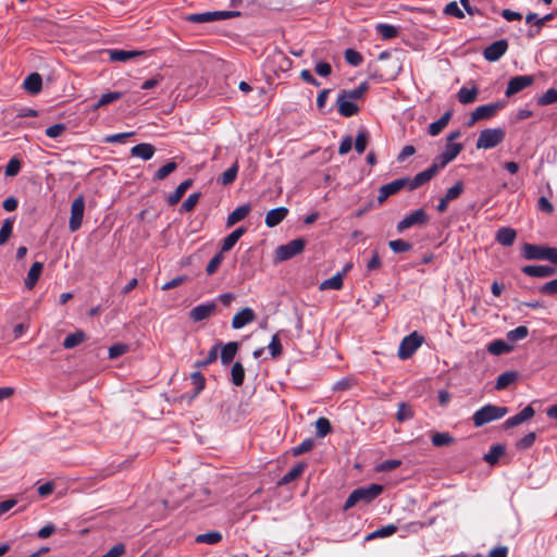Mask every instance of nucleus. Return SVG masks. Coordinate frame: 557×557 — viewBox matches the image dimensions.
<instances>
[{
	"label": "nucleus",
	"mask_w": 557,
	"mask_h": 557,
	"mask_svg": "<svg viewBox=\"0 0 557 557\" xmlns=\"http://www.w3.org/2000/svg\"><path fill=\"white\" fill-rule=\"evenodd\" d=\"M383 492V486L376 483L355 488L347 497L343 509L348 510L358 503L369 504L374 500Z\"/></svg>",
	"instance_id": "1"
},
{
	"label": "nucleus",
	"mask_w": 557,
	"mask_h": 557,
	"mask_svg": "<svg viewBox=\"0 0 557 557\" xmlns=\"http://www.w3.org/2000/svg\"><path fill=\"white\" fill-rule=\"evenodd\" d=\"M507 413V407L487 404L473 413L472 421L476 428H481L486 423L502 419Z\"/></svg>",
	"instance_id": "2"
},
{
	"label": "nucleus",
	"mask_w": 557,
	"mask_h": 557,
	"mask_svg": "<svg viewBox=\"0 0 557 557\" xmlns=\"http://www.w3.org/2000/svg\"><path fill=\"white\" fill-rule=\"evenodd\" d=\"M506 133L504 128H485L481 131L475 147L476 149H492L498 146L505 139Z\"/></svg>",
	"instance_id": "3"
},
{
	"label": "nucleus",
	"mask_w": 557,
	"mask_h": 557,
	"mask_svg": "<svg viewBox=\"0 0 557 557\" xmlns=\"http://www.w3.org/2000/svg\"><path fill=\"white\" fill-rule=\"evenodd\" d=\"M306 245L304 238H296L288 242L285 245H281L275 249L274 259L276 262H283L292 259L296 255L300 253Z\"/></svg>",
	"instance_id": "4"
},
{
	"label": "nucleus",
	"mask_w": 557,
	"mask_h": 557,
	"mask_svg": "<svg viewBox=\"0 0 557 557\" xmlns=\"http://www.w3.org/2000/svg\"><path fill=\"white\" fill-rule=\"evenodd\" d=\"M424 337L420 335L417 331L411 334L405 336L398 348V357L401 360H406L410 358L417 349L422 345Z\"/></svg>",
	"instance_id": "5"
},
{
	"label": "nucleus",
	"mask_w": 557,
	"mask_h": 557,
	"mask_svg": "<svg viewBox=\"0 0 557 557\" xmlns=\"http://www.w3.org/2000/svg\"><path fill=\"white\" fill-rule=\"evenodd\" d=\"M430 221L429 214L425 212L424 209H417L412 211L411 213L407 214L403 220H400L397 225L396 230L398 233H403L407 228L413 227V226H423L426 225Z\"/></svg>",
	"instance_id": "6"
},
{
	"label": "nucleus",
	"mask_w": 557,
	"mask_h": 557,
	"mask_svg": "<svg viewBox=\"0 0 557 557\" xmlns=\"http://www.w3.org/2000/svg\"><path fill=\"white\" fill-rule=\"evenodd\" d=\"M240 15L239 11H212L190 14L187 21L191 23H210L220 20H228Z\"/></svg>",
	"instance_id": "7"
},
{
	"label": "nucleus",
	"mask_w": 557,
	"mask_h": 557,
	"mask_svg": "<svg viewBox=\"0 0 557 557\" xmlns=\"http://www.w3.org/2000/svg\"><path fill=\"white\" fill-rule=\"evenodd\" d=\"M401 189L410 191L409 176L394 180L393 182L381 186L377 196L379 205H382L389 196L397 194Z\"/></svg>",
	"instance_id": "8"
},
{
	"label": "nucleus",
	"mask_w": 557,
	"mask_h": 557,
	"mask_svg": "<svg viewBox=\"0 0 557 557\" xmlns=\"http://www.w3.org/2000/svg\"><path fill=\"white\" fill-rule=\"evenodd\" d=\"M85 212V198L83 195L77 196L71 205V215L69 220V228L72 233L78 231L82 226Z\"/></svg>",
	"instance_id": "9"
},
{
	"label": "nucleus",
	"mask_w": 557,
	"mask_h": 557,
	"mask_svg": "<svg viewBox=\"0 0 557 557\" xmlns=\"http://www.w3.org/2000/svg\"><path fill=\"white\" fill-rule=\"evenodd\" d=\"M504 102L498 101L475 108V110L471 113L470 119L467 122V125L472 126L480 120H486L494 116L498 110L504 108Z\"/></svg>",
	"instance_id": "10"
},
{
	"label": "nucleus",
	"mask_w": 557,
	"mask_h": 557,
	"mask_svg": "<svg viewBox=\"0 0 557 557\" xmlns=\"http://www.w3.org/2000/svg\"><path fill=\"white\" fill-rule=\"evenodd\" d=\"M549 246L524 243L521 249V256L525 260H547Z\"/></svg>",
	"instance_id": "11"
},
{
	"label": "nucleus",
	"mask_w": 557,
	"mask_h": 557,
	"mask_svg": "<svg viewBox=\"0 0 557 557\" xmlns=\"http://www.w3.org/2000/svg\"><path fill=\"white\" fill-rule=\"evenodd\" d=\"M508 42L506 39H499L492 42L483 50V57L490 62L498 61L507 51Z\"/></svg>",
	"instance_id": "12"
},
{
	"label": "nucleus",
	"mask_w": 557,
	"mask_h": 557,
	"mask_svg": "<svg viewBox=\"0 0 557 557\" xmlns=\"http://www.w3.org/2000/svg\"><path fill=\"white\" fill-rule=\"evenodd\" d=\"M533 82H534V78L531 75H519V76L512 77L508 82V85L506 88V96L511 97V96L520 92L524 88L531 86L533 84Z\"/></svg>",
	"instance_id": "13"
},
{
	"label": "nucleus",
	"mask_w": 557,
	"mask_h": 557,
	"mask_svg": "<svg viewBox=\"0 0 557 557\" xmlns=\"http://www.w3.org/2000/svg\"><path fill=\"white\" fill-rule=\"evenodd\" d=\"M215 310H216V305L214 301L201 304V305L194 307L189 311V318L194 322H200V321H203V320L208 319L209 317H211L215 312Z\"/></svg>",
	"instance_id": "14"
},
{
	"label": "nucleus",
	"mask_w": 557,
	"mask_h": 557,
	"mask_svg": "<svg viewBox=\"0 0 557 557\" xmlns=\"http://www.w3.org/2000/svg\"><path fill=\"white\" fill-rule=\"evenodd\" d=\"M437 175L436 168L430 165L424 171L416 174L414 177H409V184H410V191L419 188L420 186L426 184L432 178H434Z\"/></svg>",
	"instance_id": "15"
},
{
	"label": "nucleus",
	"mask_w": 557,
	"mask_h": 557,
	"mask_svg": "<svg viewBox=\"0 0 557 557\" xmlns=\"http://www.w3.org/2000/svg\"><path fill=\"white\" fill-rule=\"evenodd\" d=\"M521 271L532 277H549L556 274L557 270L550 265H525Z\"/></svg>",
	"instance_id": "16"
},
{
	"label": "nucleus",
	"mask_w": 557,
	"mask_h": 557,
	"mask_svg": "<svg viewBox=\"0 0 557 557\" xmlns=\"http://www.w3.org/2000/svg\"><path fill=\"white\" fill-rule=\"evenodd\" d=\"M255 319H256L255 311L251 308L246 307V308L242 309L240 311H238L233 317L232 327L235 330H239V329L244 327L245 325L253 322Z\"/></svg>",
	"instance_id": "17"
},
{
	"label": "nucleus",
	"mask_w": 557,
	"mask_h": 557,
	"mask_svg": "<svg viewBox=\"0 0 557 557\" xmlns=\"http://www.w3.org/2000/svg\"><path fill=\"white\" fill-rule=\"evenodd\" d=\"M535 411L534 409L532 408L531 405H528L527 407H524L519 413L508 418L505 422H504V428L505 429H511V428H515L523 422H525L527 420L531 419L533 416H534Z\"/></svg>",
	"instance_id": "18"
},
{
	"label": "nucleus",
	"mask_w": 557,
	"mask_h": 557,
	"mask_svg": "<svg viewBox=\"0 0 557 557\" xmlns=\"http://www.w3.org/2000/svg\"><path fill=\"white\" fill-rule=\"evenodd\" d=\"M336 103L338 113L342 116L350 117L359 112V107L356 103H354L352 100L347 99L345 96L341 94L337 97Z\"/></svg>",
	"instance_id": "19"
},
{
	"label": "nucleus",
	"mask_w": 557,
	"mask_h": 557,
	"mask_svg": "<svg viewBox=\"0 0 557 557\" xmlns=\"http://www.w3.org/2000/svg\"><path fill=\"white\" fill-rule=\"evenodd\" d=\"M288 212L286 207L270 210L265 215V225L270 228L277 226L288 215Z\"/></svg>",
	"instance_id": "20"
},
{
	"label": "nucleus",
	"mask_w": 557,
	"mask_h": 557,
	"mask_svg": "<svg viewBox=\"0 0 557 557\" xmlns=\"http://www.w3.org/2000/svg\"><path fill=\"white\" fill-rule=\"evenodd\" d=\"M156 152V148L148 143H141L136 146H134L131 149V154L133 157L140 158L141 160L148 161L150 160Z\"/></svg>",
	"instance_id": "21"
},
{
	"label": "nucleus",
	"mask_w": 557,
	"mask_h": 557,
	"mask_svg": "<svg viewBox=\"0 0 557 557\" xmlns=\"http://www.w3.org/2000/svg\"><path fill=\"white\" fill-rule=\"evenodd\" d=\"M516 237L517 233L513 228L504 226L496 232L495 240L505 247H509L515 243Z\"/></svg>",
	"instance_id": "22"
},
{
	"label": "nucleus",
	"mask_w": 557,
	"mask_h": 557,
	"mask_svg": "<svg viewBox=\"0 0 557 557\" xmlns=\"http://www.w3.org/2000/svg\"><path fill=\"white\" fill-rule=\"evenodd\" d=\"M44 264L41 262H34L27 273V276L25 278V287L30 290L35 287L37 284V281L39 280L41 273H42Z\"/></svg>",
	"instance_id": "23"
},
{
	"label": "nucleus",
	"mask_w": 557,
	"mask_h": 557,
	"mask_svg": "<svg viewBox=\"0 0 557 557\" xmlns=\"http://www.w3.org/2000/svg\"><path fill=\"white\" fill-rule=\"evenodd\" d=\"M347 269H349V265H347L342 272H337L334 276L323 281L320 284V289L321 290H325V289L338 290V289H341L343 287V278H344V275H345Z\"/></svg>",
	"instance_id": "24"
},
{
	"label": "nucleus",
	"mask_w": 557,
	"mask_h": 557,
	"mask_svg": "<svg viewBox=\"0 0 557 557\" xmlns=\"http://www.w3.org/2000/svg\"><path fill=\"white\" fill-rule=\"evenodd\" d=\"M23 87L25 90L30 92L32 95L38 94L42 88V78L38 73L29 74L23 83Z\"/></svg>",
	"instance_id": "25"
},
{
	"label": "nucleus",
	"mask_w": 557,
	"mask_h": 557,
	"mask_svg": "<svg viewBox=\"0 0 557 557\" xmlns=\"http://www.w3.org/2000/svg\"><path fill=\"white\" fill-rule=\"evenodd\" d=\"M250 211H251V207L249 205H243V206L237 207L234 211H232L228 214V216L226 219V226L231 227V226L235 225L236 223L240 222L249 214Z\"/></svg>",
	"instance_id": "26"
},
{
	"label": "nucleus",
	"mask_w": 557,
	"mask_h": 557,
	"mask_svg": "<svg viewBox=\"0 0 557 557\" xmlns=\"http://www.w3.org/2000/svg\"><path fill=\"white\" fill-rule=\"evenodd\" d=\"M193 185V180L188 178L182 182L176 189L168 196V203L169 206H175L180 202L184 194L187 191V189Z\"/></svg>",
	"instance_id": "27"
},
{
	"label": "nucleus",
	"mask_w": 557,
	"mask_h": 557,
	"mask_svg": "<svg viewBox=\"0 0 557 557\" xmlns=\"http://www.w3.org/2000/svg\"><path fill=\"white\" fill-rule=\"evenodd\" d=\"M246 233V228L240 226L234 230L231 234H228L222 243L221 250L222 252L230 251L238 242V239Z\"/></svg>",
	"instance_id": "28"
},
{
	"label": "nucleus",
	"mask_w": 557,
	"mask_h": 557,
	"mask_svg": "<svg viewBox=\"0 0 557 557\" xmlns=\"http://www.w3.org/2000/svg\"><path fill=\"white\" fill-rule=\"evenodd\" d=\"M110 60L114 62H126L137 55H141L144 52L139 50H110Z\"/></svg>",
	"instance_id": "29"
},
{
	"label": "nucleus",
	"mask_w": 557,
	"mask_h": 557,
	"mask_svg": "<svg viewBox=\"0 0 557 557\" xmlns=\"http://www.w3.org/2000/svg\"><path fill=\"white\" fill-rule=\"evenodd\" d=\"M451 115H453V111L448 110L437 121L432 122L429 125V131H428L429 134L431 136L438 135L447 126Z\"/></svg>",
	"instance_id": "30"
},
{
	"label": "nucleus",
	"mask_w": 557,
	"mask_h": 557,
	"mask_svg": "<svg viewBox=\"0 0 557 557\" xmlns=\"http://www.w3.org/2000/svg\"><path fill=\"white\" fill-rule=\"evenodd\" d=\"M238 350L237 342H228L222 347L221 350V362L223 366H228L235 358Z\"/></svg>",
	"instance_id": "31"
},
{
	"label": "nucleus",
	"mask_w": 557,
	"mask_h": 557,
	"mask_svg": "<svg viewBox=\"0 0 557 557\" xmlns=\"http://www.w3.org/2000/svg\"><path fill=\"white\" fill-rule=\"evenodd\" d=\"M306 467H307L306 463L298 462L297 465H295L289 471H287L282 476V479L280 480L278 484L280 485H284V484H288V483L295 481L296 479H298L304 473Z\"/></svg>",
	"instance_id": "32"
},
{
	"label": "nucleus",
	"mask_w": 557,
	"mask_h": 557,
	"mask_svg": "<svg viewBox=\"0 0 557 557\" xmlns=\"http://www.w3.org/2000/svg\"><path fill=\"white\" fill-rule=\"evenodd\" d=\"M87 339V334L82 331L77 330L76 332L69 334L64 341H63V347L65 349H72L79 344L84 343Z\"/></svg>",
	"instance_id": "33"
},
{
	"label": "nucleus",
	"mask_w": 557,
	"mask_h": 557,
	"mask_svg": "<svg viewBox=\"0 0 557 557\" xmlns=\"http://www.w3.org/2000/svg\"><path fill=\"white\" fill-rule=\"evenodd\" d=\"M518 377L519 374L516 371L504 372L497 377L495 388L497 391H503L507 388L510 384L515 383L518 380Z\"/></svg>",
	"instance_id": "34"
},
{
	"label": "nucleus",
	"mask_w": 557,
	"mask_h": 557,
	"mask_svg": "<svg viewBox=\"0 0 557 557\" xmlns=\"http://www.w3.org/2000/svg\"><path fill=\"white\" fill-rule=\"evenodd\" d=\"M479 90L476 87H461L457 92V99L462 104L473 103L478 98Z\"/></svg>",
	"instance_id": "35"
},
{
	"label": "nucleus",
	"mask_w": 557,
	"mask_h": 557,
	"mask_svg": "<svg viewBox=\"0 0 557 557\" xmlns=\"http://www.w3.org/2000/svg\"><path fill=\"white\" fill-rule=\"evenodd\" d=\"M506 448L502 444L493 445L488 453L484 455V460L494 466L498 462L499 458L505 454Z\"/></svg>",
	"instance_id": "36"
},
{
	"label": "nucleus",
	"mask_w": 557,
	"mask_h": 557,
	"mask_svg": "<svg viewBox=\"0 0 557 557\" xmlns=\"http://www.w3.org/2000/svg\"><path fill=\"white\" fill-rule=\"evenodd\" d=\"M369 89V85L366 82H362L358 85V87L351 90H342L339 94L345 96L349 100H360Z\"/></svg>",
	"instance_id": "37"
},
{
	"label": "nucleus",
	"mask_w": 557,
	"mask_h": 557,
	"mask_svg": "<svg viewBox=\"0 0 557 557\" xmlns=\"http://www.w3.org/2000/svg\"><path fill=\"white\" fill-rule=\"evenodd\" d=\"M375 30L377 34L381 35V37L383 39H393V38H396L398 36V27L394 26V25H391V24H385V23H379L376 26H375Z\"/></svg>",
	"instance_id": "38"
},
{
	"label": "nucleus",
	"mask_w": 557,
	"mask_h": 557,
	"mask_svg": "<svg viewBox=\"0 0 557 557\" xmlns=\"http://www.w3.org/2000/svg\"><path fill=\"white\" fill-rule=\"evenodd\" d=\"M510 350V345L503 339H495L487 345V351L495 356L507 354Z\"/></svg>",
	"instance_id": "39"
},
{
	"label": "nucleus",
	"mask_w": 557,
	"mask_h": 557,
	"mask_svg": "<svg viewBox=\"0 0 557 557\" xmlns=\"http://www.w3.org/2000/svg\"><path fill=\"white\" fill-rule=\"evenodd\" d=\"M231 381L235 386H242L245 381V369L242 362L236 361L231 370Z\"/></svg>",
	"instance_id": "40"
},
{
	"label": "nucleus",
	"mask_w": 557,
	"mask_h": 557,
	"mask_svg": "<svg viewBox=\"0 0 557 557\" xmlns=\"http://www.w3.org/2000/svg\"><path fill=\"white\" fill-rule=\"evenodd\" d=\"M190 381L194 386V393L190 396V399H193V398L197 397L203 391V388L206 386V379L201 372L196 371L190 374Z\"/></svg>",
	"instance_id": "41"
},
{
	"label": "nucleus",
	"mask_w": 557,
	"mask_h": 557,
	"mask_svg": "<svg viewBox=\"0 0 557 557\" xmlns=\"http://www.w3.org/2000/svg\"><path fill=\"white\" fill-rule=\"evenodd\" d=\"M238 173V163L235 162L231 168H228L226 171L222 173V175L219 178V182L224 185H231L235 182Z\"/></svg>",
	"instance_id": "42"
},
{
	"label": "nucleus",
	"mask_w": 557,
	"mask_h": 557,
	"mask_svg": "<svg viewBox=\"0 0 557 557\" xmlns=\"http://www.w3.org/2000/svg\"><path fill=\"white\" fill-rule=\"evenodd\" d=\"M435 447L448 446L455 442V438L447 432L434 433L431 438Z\"/></svg>",
	"instance_id": "43"
},
{
	"label": "nucleus",
	"mask_w": 557,
	"mask_h": 557,
	"mask_svg": "<svg viewBox=\"0 0 557 557\" xmlns=\"http://www.w3.org/2000/svg\"><path fill=\"white\" fill-rule=\"evenodd\" d=\"M177 169V163L170 161L161 166L153 175V181H162Z\"/></svg>",
	"instance_id": "44"
},
{
	"label": "nucleus",
	"mask_w": 557,
	"mask_h": 557,
	"mask_svg": "<svg viewBox=\"0 0 557 557\" xmlns=\"http://www.w3.org/2000/svg\"><path fill=\"white\" fill-rule=\"evenodd\" d=\"M221 540H222V534L218 531H211V532L199 534L196 536L197 543H206V544H210V545L216 544V543L221 542Z\"/></svg>",
	"instance_id": "45"
},
{
	"label": "nucleus",
	"mask_w": 557,
	"mask_h": 557,
	"mask_svg": "<svg viewBox=\"0 0 557 557\" xmlns=\"http://www.w3.org/2000/svg\"><path fill=\"white\" fill-rule=\"evenodd\" d=\"M220 345L221 344H215L214 346H212L211 349L209 350L207 357L203 360L196 361L195 367L196 368H205V367L213 363L214 361H216Z\"/></svg>",
	"instance_id": "46"
},
{
	"label": "nucleus",
	"mask_w": 557,
	"mask_h": 557,
	"mask_svg": "<svg viewBox=\"0 0 557 557\" xmlns=\"http://www.w3.org/2000/svg\"><path fill=\"white\" fill-rule=\"evenodd\" d=\"M413 418V410L407 403H399L396 419L398 422H404Z\"/></svg>",
	"instance_id": "47"
},
{
	"label": "nucleus",
	"mask_w": 557,
	"mask_h": 557,
	"mask_svg": "<svg viewBox=\"0 0 557 557\" xmlns=\"http://www.w3.org/2000/svg\"><path fill=\"white\" fill-rule=\"evenodd\" d=\"M14 220L8 218L0 228V246L4 245L12 235Z\"/></svg>",
	"instance_id": "48"
},
{
	"label": "nucleus",
	"mask_w": 557,
	"mask_h": 557,
	"mask_svg": "<svg viewBox=\"0 0 557 557\" xmlns=\"http://www.w3.org/2000/svg\"><path fill=\"white\" fill-rule=\"evenodd\" d=\"M317 435L324 437L332 432V425L329 419L321 417L315 421Z\"/></svg>",
	"instance_id": "49"
},
{
	"label": "nucleus",
	"mask_w": 557,
	"mask_h": 557,
	"mask_svg": "<svg viewBox=\"0 0 557 557\" xmlns=\"http://www.w3.org/2000/svg\"><path fill=\"white\" fill-rule=\"evenodd\" d=\"M222 250H220L218 253H215L212 259L209 261V263L206 267V273L207 275H213L218 269L220 268L224 257H223Z\"/></svg>",
	"instance_id": "50"
},
{
	"label": "nucleus",
	"mask_w": 557,
	"mask_h": 557,
	"mask_svg": "<svg viewBox=\"0 0 557 557\" xmlns=\"http://www.w3.org/2000/svg\"><path fill=\"white\" fill-rule=\"evenodd\" d=\"M389 248L395 253H401L409 251L412 248V244L404 239H394L388 243Z\"/></svg>",
	"instance_id": "51"
},
{
	"label": "nucleus",
	"mask_w": 557,
	"mask_h": 557,
	"mask_svg": "<svg viewBox=\"0 0 557 557\" xmlns=\"http://www.w3.org/2000/svg\"><path fill=\"white\" fill-rule=\"evenodd\" d=\"M462 145L457 143H447L442 152L450 162L460 153Z\"/></svg>",
	"instance_id": "52"
},
{
	"label": "nucleus",
	"mask_w": 557,
	"mask_h": 557,
	"mask_svg": "<svg viewBox=\"0 0 557 557\" xmlns=\"http://www.w3.org/2000/svg\"><path fill=\"white\" fill-rule=\"evenodd\" d=\"M537 103L540 106H548L553 103H557V89L549 88L547 89L539 99Z\"/></svg>",
	"instance_id": "53"
},
{
	"label": "nucleus",
	"mask_w": 557,
	"mask_h": 557,
	"mask_svg": "<svg viewBox=\"0 0 557 557\" xmlns=\"http://www.w3.org/2000/svg\"><path fill=\"white\" fill-rule=\"evenodd\" d=\"M528 334H529L528 327L524 325H520V326L509 331L507 333V338L510 342H517V341L524 339L528 336Z\"/></svg>",
	"instance_id": "54"
},
{
	"label": "nucleus",
	"mask_w": 557,
	"mask_h": 557,
	"mask_svg": "<svg viewBox=\"0 0 557 557\" xmlns=\"http://www.w3.org/2000/svg\"><path fill=\"white\" fill-rule=\"evenodd\" d=\"M369 140V135L367 131H360L357 134L356 140H355V149L356 151L361 154L364 152L367 145Z\"/></svg>",
	"instance_id": "55"
},
{
	"label": "nucleus",
	"mask_w": 557,
	"mask_h": 557,
	"mask_svg": "<svg viewBox=\"0 0 557 557\" xmlns=\"http://www.w3.org/2000/svg\"><path fill=\"white\" fill-rule=\"evenodd\" d=\"M200 196H201L200 193H193V194H190L185 199V201L182 203L181 211L182 212H189V211H191L196 207V205L198 203V201L200 199Z\"/></svg>",
	"instance_id": "56"
},
{
	"label": "nucleus",
	"mask_w": 557,
	"mask_h": 557,
	"mask_svg": "<svg viewBox=\"0 0 557 557\" xmlns=\"http://www.w3.org/2000/svg\"><path fill=\"white\" fill-rule=\"evenodd\" d=\"M344 57H345L346 62L354 66L360 65L363 61V57L361 55V53L351 48H349L345 51Z\"/></svg>",
	"instance_id": "57"
},
{
	"label": "nucleus",
	"mask_w": 557,
	"mask_h": 557,
	"mask_svg": "<svg viewBox=\"0 0 557 557\" xmlns=\"http://www.w3.org/2000/svg\"><path fill=\"white\" fill-rule=\"evenodd\" d=\"M21 169H22L21 160L14 157V158L10 159V161L5 165L4 173L7 176L13 177L20 173Z\"/></svg>",
	"instance_id": "58"
},
{
	"label": "nucleus",
	"mask_w": 557,
	"mask_h": 557,
	"mask_svg": "<svg viewBox=\"0 0 557 557\" xmlns=\"http://www.w3.org/2000/svg\"><path fill=\"white\" fill-rule=\"evenodd\" d=\"M269 351L273 358H277L283 352V347L278 337V334H274L271 338V342L268 346Z\"/></svg>",
	"instance_id": "59"
},
{
	"label": "nucleus",
	"mask_w": 557,
	"mask_h": 557,
	"mask_svg": "<svg viewBox=\"0 0 557 557\" xmlns=\"http://www.w3.org/2000/svg\"><path fill=\"white\" fill-rule=\"evenodd\" d=\"M397 531V527L394 524H387L385 527H382L374 532H372L370 535H368V539H375V537H386L392 534H394Z\"/></svg>",
	"instance_id": "60"
},
{
	"label": "nucleus",
	"mask_w": 557,
	"mask_h": 557,
	"mask_svg": "<svg viewBox=\"0 0 557 557\" xmlns=\"http://www.w3.org/2000/svg\"><path fill=\"white\" fill-rule=\"evenodd\" d=\"M313 446L314 441L312 438H306L305 441H302L300 444L293 448V455L299 456L301 454L310 451L313 448Z\"/></svg>",
	"instance_id": "61"
},
{
	"label": "nucleus",
	"mask_w": 557,
	"mask_h": 557,
	"mask_svg": "<svg viewBox=\"0 0 557 557\" xmlns=\"http://www.w3.org/2000/svg\"><path fill=\"white\" fill-rule=\"evenodd\" d=\"M463 188H465L463 183L462 182H457L454 186H451L450 188L447 189V191H446L444 197L448 201L457 199L462 194Z\"/></svg>",
	"instance_id": "62"
},
{
	"label": "nucleus",
	"mask_w": 557,
	"mask_h": 557,
	"mask_svg": "<svg viewBox=\"0 0 557 557\" xmlns=\"http://www.w3.org/2000/svg\"><path fill=\"white\" fill-rule=\"evenodd\" d=\"M536 440V434L534 432H530L525 434L521 440L518 441L516 447L518 449H528L533 446Z\"/></svg>",
	"instance_id": "63"
},
{
	"label": "nucleus",
	"mask_w": 557,
	"mask_h": 557,
	"mask_svg": "<svg viewBox=\"0 0 557 557\" xmlns=\"http://www.w3.org/2000/svg\"><path fill=\"white\" fill-rule=\"evenodd\" d=\"M539 292L544 296H556L557 295V278L543 284L540 287Z\"/></svg>",
	"instance_id": "64"
}]
</instances>
